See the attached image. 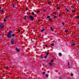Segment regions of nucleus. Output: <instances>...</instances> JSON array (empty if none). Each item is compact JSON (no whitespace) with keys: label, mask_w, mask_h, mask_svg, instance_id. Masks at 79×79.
<instances>
[{"label":"nucleus","mask_w":79,"mask_h":79,"mask_svg":"<svg viewBox=\"0 0 79 79\" xmlns=\"http://www.w3.org/2000/svg\"><path fill=\"white\" fill-rule=\"evenodd\" d=\"M16 35L15 34H13L12 35V37H14Z\"/></svg>","instance_id":"9d476101"},{"label":"nucleus","mask_w":79,"mask_h":79,"mask_svg":"<svg viewBox=\"0 0 79 79\" xmlns=\"http://www.w3.org/2000/svg\"><path fill=\"white\" fill-rule=\"evenodd\" d=\"M31 15H34V13L33 12H32L31 13Z\"/></svg>","instance_id":"dca6fc26"},{"label":"nucleus","mask_w":79,"mask_h":79,"mask_svg":"<svg viewBox=\"0 0 79 79\" xmlns=\"http://www.w3.org/2000/svg\"><path fill=\"white\" fill-rule=\"evenodd\" d=\"M44 11H45V10H44Z\"/></svg>","instance_id":"3c124183"},{"label":"nucleus","mask_w":79,"mask_h":79,"mask_svg":"<svg viewBox=\"0 0 79 79\" xmlns=\"http://www.w3.org/2000/svg\"><path fill=\"white\" fill-rule=\"evenodd\" d=\"M62 55L61 54V53H59V55L60 56H61Z\"/></svg>","instance_id":"9b49d317"},{"label":"nucleus","mask_w":79,"mask_h":79,"mask_svg":"<svg viewBox=\"0 0 79 79\" xmlns=\"http://www.w3.org/2000/svg\"><path fill=\"white\" fill-rule=\"evenodd\" d=\"M47 18H50V16H48V17H47Z\"/></svg>","instance_id":"c9c22d12"},{"label":"nucleus","mask_w":79,"mask_h":79,"mask_svg":"<svg viewBox=\"0 0 79 79\" xmlns=\"http://www.w3.org/2000/svg\"><path fill=\"white\" fill-rule=\"evenodd\" d=\"M1 29V28L0 27V29Z\"/></svg>","instance_id":"de8ad7c7"},{"label":"nucleus","mask_w":79,"mask_h":79,"mask_svg":"<svg viewBox=\"0 0 79 79\" xmlns=\"http://www.w3.org/2000/svg\"><path fill=\"white\" fill-rule=\"evenodd\" d=\"M65 10H66V11L67 12H69V10L67 9H65Z\"/></svg>","instance_id":"f8f14e48"},{"label":"nucleus","mask_w":79,"mask_h":79,"mask_svg":"<svg viewBox=\"0 0 79 79\" xmlns=\"http://www.w3.org/2000/svg\"><path fill=\"white\" fill-rule=\"evenodd\" d=\"M45 74V72H44V73H43V75Z\"/></svg>","instance_id":"f704fd0d"},{"label":"nucleus","mask_w":79,"mask_h":79,"mask_svg":"<svg viewBox=\"0 0 79 79\" xmlns=\"http://www.w3.org/2000/svg\"><path fill=\"white\" fill-rule=\"evenodd\" d=\"M51 46H54V44H51Z\"/></svg>","instance_id":"4be33fe9"},{"label":"nucleus","mask_w":79,"mask_h":79,"mask_svg":"<svg viewBox=\"0 0 79 79\" xmlns=\"http://www.w3.org/2000/svg\"><path fill=\"white\" fill-rule=\"evenodd\" d=\"M4 22H6V19H4Z\"/></svg>","instance_id":"4468645a"},{"label":"nucleus","mask_w":79,"mask_h":79,"mask_svg":"<svg viewBox=\"0 0 79 79\" xmlns=\"http://www.w3.org/2000/svg\"><path fill=\"white\" fill-rule=\"evenodd\" d=\"M13 7L14 8H15V4H13Z\"/></svg>","instance_id":"cd10ccee"},{"label":"nucleus","mask_w":79,"mask_h":79,"mask_svg":"<svg viewBox=\"0 0 79 79\" xmlns=\"http://www.w3.org/2000/svg\"><path fill=\"white\" fill-rule=\"evenodd\" d=\"M71 76H73V73H71Z\"/></svg>","instance_id":"2f4dec72"},{"label":"nucleus","mask_w":79,"mask_h":79,"mask_svg":"<svg viewBox=\"0 0 79 79\" xmlns=\"http://www.w3.org/2000/svg\"><path fill=\"white\" fill-rule=\"evenodd\" d=\"M6 69H8V67H6Z\"/></svg>","instance_id":"72a5a7b5"},{"label":"nucleus","mask_w":79,"mask_h":79,"mask_svg":"<svg viewBox=\"0 0 79 79\" xmlns=\"http://www.w3.org/2000/svg\"><path fill=\"white\" fill-rule=\"evenodd\" d=\"M45 46L46 47H48V46L47 44L46 45H45Z\"/></svg>","instance_id":"7c9ffc66"},{"label":"nucleus","mask_w":79,"mask_h":79,"mask_svg":"<svg viewBox=\"0 0 79 79\" xmlns=\"http://www.w3.org/2000/svg\"><path fill=\"white\" fill-rule=\"evenodd\" d=\"M72 45H73V46H74V45H75V44L74 43H73V44H72Z\"/></svg>","instance_id":"412c9836"},{"label":"nucleus","mask_w":79,"mask_h":79,"mask_svg":"<svg viewBox=\"0 0 79 79\" xmlns=\"http://www.w3.org/2000/svg\"><path fill=\"white\" fill-rule=\"evenodd\" d=\"M57 18V16H55L54 17V18L55 19L56 18Z\"/></svg>","instance_id":"6ab92c4d"},{"label":"nucleus","mask_w":79,"mask_h":79,"mask_svg":"<svg viewBox=\"0 0 79 79\" xmlns=\"http://www.w3.org/2000/svg\"><path fill=\"white\" fill-rule=\"evenodd\" d=\"M46 77H48V74H46Z\"/></svg>","instance_id":"c756f323"},{"label":"nucleus","mask_w":79,"mask_h":79,"mask_svg":"<svg viewBox=\"0 0 79 79\" xmlns=\"http://www.w3.org/2000/svg\"><path fill=\"white\" fill-rule=\"evenodd\" d=\"M49 64L50 66H52V65H53V64H52V62H49Z\"/></svg>","instance_id":"20e7f679"},{"label":"nucleus","mask_w":79,"mask_h":79,"mask_svg":"<svg viewBox=\"0 0 79 79\" xmlns=\"http://www.w3.org/2000/svg\"><path fill=\"white\" fill-rule=\"evenodd\" d=\"M50 19H49V20H50Z\"/></svg>","instance_id":"49530a36"},{"label":"nucleus","mask_w":79,"mask_h":79,"mask_svg":"<svg viewBox=\"0 0 79 79\" xmlns=\"http://www.w3.org/2000/svg\"><path fill=\"white\" fill-rule=\"evenodd\" d=\"M1 8H2L1 7H0V10L1 9Z\"/></svg>","instance_id":"a18cd8bd"},{"label":"nucleus","mask_w":79,"mask_h":79,"mask_svg":"<svg viewBox=\"0 0 79 79\" xmlns=\"http://www.w3.org/2000/svg\"><path fill=\"white\" fill-rule=\"evenodd\" d=\"M40 12V10H38V11H37V12L38 13H39Z\"/></svg>","instance_id":"a878e982"},{"label":"nucleus","mask_w":79,"mask_h":79,"mask_svg":"<svg viewBox=\"0 0 79 79\" xmlns=\"http://www.w3.org/2000/svg\"><path fill=\"white\" fill-rule=\"evenodd\" d=\"M0 11H1V12H2V13H4V12L3 11V10H1Z\"/></svg>","instance_id":"c85d7f7f"},{"label":"nucleus","mask_w":79,"mask_h":79,"mask_svg":"<svg viewBox=\"0 0 79 79\" xmlns=\"http://www.w3.org/2000/svg\"><path fill=\"white\" fill-rule=\"evenodd\" d=\"M69 69L70 68V67H69Z\"/></svg>","instance_id":"c03bdc74"},{"label":"nucleus","mask_w":79,"mask_h":79,"mask_svg":"<svg viewBox=\"0 0 79 79\" xmlns=\"http://www.w3.org/2000/svg\"><path fill=\"white\" fill-rule=\"evenodd\" d=\"M62 24L63 26H64V27H65L66 26V25H65L64 24V23H62Z\"/></svg>","instance_id":"423d86ee"},{"label":"nucleus","mask_w":79,"mask_h":79,"mask_svg":"<svg viewBox=\"0 0 79 79\" xmlns=\"http://www.w3.org/2000/svg\"><path fill=\"white\" fill-rule=\"evenodd\" d=\"M24 19H25V20H26V19H27V17H25L24 18Z\"/></svg>","instance_id":"aec40b11"},{"label":"nucleus","mask_w":79,"mask_h":79,"mask_svg":"<svg viewBox=\"0 0 79 79\" xmlns=\"http://www.w3.org/2000/svg\"><path fill=\"white\" fill-rule=\"evenodd\" d=\"M0 27L1 29H3L4 27V24L3 23H2L0 25Z\"/></svg>","instance_id":"f03ea898"},{"label":"nucleus","mask_w":79,"mask_h":79,"mask_svg":"<svg viewBox=\"0 0 79 79\" xmlns=\"http://www.w3.org/2000/svg\"><path fill=\"white\" fill-rule=\"evenodd\" d=\"M65 31L66 32H68V31H67V30H65Z\"/></svg>","instance_id":"a19ab883"},{"label":"nucleus","mask_w":79,"mask_h":79,"mask_svg":"<svg viewBox=\"0 0 79 79\" xmlns=\"http://www.w3.org/2000/svg\"><path fill=\"white\" fill-rule=\"evenodd\" d=\"M6 18H8V16H6Z\"/></svg>","instance_id":"ea45409f"},{"label":"nucleus","mask_w":79,"mask_h":79,"mask_svg":"<svg viewBox=\"0 0 79 79\" xmlns=\"http://www.w3.org/2000/svg\"><path fill=\"white\" fill-rule=\"evenodd\" d=\"M1 35V34H0V36Z\"/></svg>","instance_id":"09e8293b"},{"label":"nucleus","mask_w":79,"mask_h":79,"mask_svg":"<svg viewBox=\"0 0 79 79\" xmlns=\"http://www.w3.org/2000/svg\"><path fill=\"white\" fill-rule=\"evenodd\" d=\"M47 55H49V52H47V54H46Z\"/></svg>","instance_id":"b1692460"},{"label":"nucleus","mask_w":79,"mask_h":79,"mask_svg":"<svg viewBox=\"0 0 79 79\" xmlns=\"http://www.w3.org/2000/svg\"><path fill=\"white\" fill-rule=\"evenodd\" d=\"M68 65L69 66V65H70V64H69V62H68Z\"/></svg>","instance_id":"bb28decb"},{"label":"nucleus","mask_w":79,"mask_h":79,"mask_svg":"<svg viewBox=\"0 0 79 79\" xmlns=\"http://www.w3.org/2000/svg\"><path fill=\"white\" fill-rule=\"evenodd\" d=\"M44 31H45V29H43L41 31V32H44Z\"/></svg>","instance_id":"1a4fd4ad"},{"label":"nucleus","mask_w":79,"mask_h":79,"mask_svg":"<svg viewBox=\"0 0 79 79\" xmlns=\"http://www.w3.org/2000/svg\"><path fill=\"white\" fill-rule=\"evenodd\" d=\"M53 14L54 15H56V13L55 12H53Z\"/></svg>","instance_id":"f3484780"},{"label":"nucleus","mask_w":79,"mask_h":79,"mask_svg":"<svg viewBox=\"0 0 79 79\" xmlns=\"http://www.w3.org/2000/svg\"><path fill=\"white\" fill-rule=\"evenodd\" d=\"M41 58H43V56L41 55Z\"/></svg>","instance_id":"79ce46f5"},{"label":"nucleus","mask_w":79,"mask_h":79,"mask_svg":"<svg viewBox=\"0 0 79 79\" xmlns=\"http://www.w3.org/2000/svg\"><path fill=\"white\" fill-rule=\"evenodd\" d=\"M29 18L31 19V21H32L34 20V17L32 16H29Z\"/></svg>","instance_id":"7ed1b4c3"},{"label":"nucleus","mask_w":79,"mask_h":79,"mask_svg":"<svg viewBox=\"0 0 79 79\" xmlns=\"http://www.w3.org/2000/svg\"><path fill=\"white\" fill-rule=\"evenodd\" d=\"M11 33H13V32L11 31L9 32L7 34V37L8 38H11Z\"/></svg>","instance_id":"f257e3e1"},{"label":"nucleus","mask_w":79,"mask_h":79,"mask_svg":"<svg viewBox=\"0 0 79 79\" xmlns=\"http://www.w3.org/2000/svg\"><path fill=\"white\" fill-rule=\"evenodd\" d=\"M75 18H79V15L78 16H75Z\"/></svg>","instance_id":"a211bd4d"},{"label":"nucleus","mask_w":79,"mask_h":79,"mask_svg":"<svg viewBox=\"0 0 79 79\" xmlns=\"http://www.w3.org/2000/svg\"><path fill=\"white\" fill-rule=\"evenodd\" d=\"M16 50L17 52H19V49L17 48H16Z\"/></svg>","instance_id":"6e6552de"},{"label":"nucleus","mask_w":79,"mask_h":79,"mask_svg":"<svg viewBox=\"0 0 79 79\" xmlns=\"http://www.w3.org/2000/svg\"><path fill=\"white\" fill-rule=\"evenodd\" d=\"M38 21H40V19H38Z\"/></svg>","instance_id":"37998d69"},{"label":"nucleus","mask_w":79,"mask_h":79,"mask_svg":"<svg viewBox=\"0 0 79 79\" xmlns=\"http://www.w3.org/2000/svg\"><path fill=\"white\" fill-rule=\"evenodd\" d=\"M27 10H28V9L27 8L26 9V11H27Z\"/></svg>","instance_id":"4c0bfd02"},{"label":"nucleus","mask_w":79,"mask_h":79,"mask_svg":"<svg viewBox=\"0 0 79 79\" xmlns=\"http://www.w3.org/2000/svg\"><path fill=\"white\" fill-rule=\"evenodd\" d=\"M15 2H17V0H14Z\"/></svg>","instance_id":"e433bc0d"},{"label":"nucleus","mask_w":79,"mask_h":79,"mask_svg":"<svg viewBox=\"0 0 79 79\" xmlns=\"http://www.w3.org/2000/svg\"><path fill=\"white\" fill-rule=\"evenodd\" d=\"M58 4H57V6H56L57 7H58Z\"/></svg>","instance_id":"58836bf2"},{"label":"nucleus","mask_w":79,"mask_h":79,"mask_svg":"<svg viewBox=\"0 0 79 79\" xmlns=\"http://www.w3.org/2000/svg\"><path fill=\"white\" fill-rule=\"evenodd\" d=\"M72 13H75V12H76V11H75V10H72Z\"/></svg>","instance_id":"5701e85b"},{"label":"nucleus","mask_w":79,"mask_h":79,"mask_svg":"<svg viewBox=\"0 0 79 79\" xmlns=\"http://www.w3.org/2000/svg\"><path fill=\"white\" fill-rule=\"evenodd\" d=\"M48 4H50L51 3V2L50 1H48Z\"/></svg>","instance_id":"ddd939ff"},{"label":"nucleus","mask_w":79,"mask_h":79,"mask_svg":"<svg viewBox=\"0 0 79 79\" xmlns=\"http://www.w3.org/2000/svg\"><path fill=\"white\" fill-rule=\"evenodd\" d=\"M51 31H53V28H52V27H51Z\"/></svg>","instance_id":"2eb2a0df"},{"label":"nucleus","mask_w":79,"mask_h":79,"mask_svg":"<svg viewBox=\"0 0 79 79\" xmlns=\"http://www.w3.org/2000/svg\"><path fill=\"white\" fill-rule=\"evenodd\" d=\"M56 9V10H60V7H57Z\"/></svg>","instance_id":"0eeeda50"},{"label":"nucleus","mask_w":79,"mask_h":79,"mask_svg":"<svg viewBox=\"0 0 79 79\" xmlns=\"http://www.w3.org/2000/svg\"><path fill=\"white\" fill-rule=\"evenodd\" d=\"M58 0V1H59V0Z\"/></svg>","instance_id":"8fccbe9b"},{"label":"nucleus","mask_w":79,"mask_h":79,"mask_svg":"<svg viewBox=\"0 0 79 79\" xmlns=\"http://www.w3.org/2000/svg\"><path fill=\"white\" fill-rule=\"evenodd\" d=\"M51 62H53V60L52 59H51Z\"/></svg>","instance_id":"393cba45"},{"label":"nucleus","mask_w":79,"mask_h":79,"mask_svg":"<svg viewBox=\"0 0 79 79\" xmlns=\"http://www.w3.org/2000/svg\"><path fill=\"white\" fill-rule=\"evenodd\" d=\"M47 56H45L44 57L45 58H47Z\"/></svg>","instance_id":"473e14b6"},{"label":"nucleus","mask_w":79,"mask_h":79,"mask_svg":"<svg viewBox=\"0 0 79 79\" xmlns=\"http://www.w3.org/2000/svg\"><path fill=\"white\" fill-rule=\"evenodd\" d=\"M11 43L12 45H13L14 44V41H11Z\"/></svg>","instance_id":"39448f33"}]
</instances>
